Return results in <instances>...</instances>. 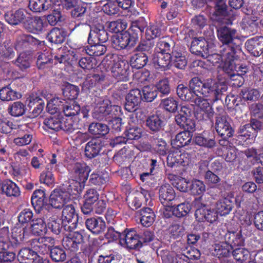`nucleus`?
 <instances>
[{"mask_svg":"<svg viewBox=\"0 0 263 263\" xmlns=\"http://www.w3.org/2000/svg\"><path fill=\"white\" fill-rule=\"evenodd\" d=\"M189 87L194 95L191 101L197 107V112L200 114L199 118H211L213 116V110L207 99L209 98L214 101L218 99V96L226 91L228 88L224 79L217 78L215 79H209L203 83L198 78H193L189 83Z\"/></svg>","mask_w":263,"mask_h":263,"instance_id":"obj_1","label":"nucleus"},{"mask_svg":"<svg viewBox=\"0 0 263 263\" xmlns=\"http://www.w3.org/2000/svg\"><path fill=\"white\" fill-rule=\"evenodd\" d=\"M213 44L208 50V52L202 54V57L206 58L213 65L222 68L223 71L229 74L232 81H238V83H234V85L241 86L243 82L242 76L247 73L248 68L246 66L239 65L235 62L238 57L237 51L239 48H229L228 51L221 49L220 54H218L213 53L215 50Z\"/></svg>","mask_w":263,"mask_h":263,"instance_id":"obj_2","label":"nucleus"},{"mask_svg":"<svg viewBox=\"0 0 263 263\" xmlns=\"http://www.w3.org/2000/svg\"><path fill=\"white\" fill-rule=\"evenodd\" d=\"M225 242L215 243L213 246L212 254L218 257L229 256L232 250L233 246H241L243 245L244 239L240 231L238 232H228L225 235Z\"/></svg>","mask_w":263,"mask_h":263,"instance_id":"obj_3","label":"nucleus"},{"mask_svg":"<svg viewBox=\"0 0 263 263\" xmlns=\"http://www.w3.org/2000/svg\"><path fill=\"white\" fill-rule=\"evenodd\" d=\"M90 169L84 162H77L72 164L71 174L72 179L69 187L74 194H80L85 186Z\"/></svg>","mask_w":263,"mask_h":263,"instance_id":"obj_4","label":"nucleus"},{"mask_svg":"<svg viewBox=\"0 0 263 263\" xmlns=\"http://www.w3.org/2000/svg\"><path fill=\"white\" fill-rule=\"evenodd\" d=\"M95 108L94 116L102 119L118 117L121 114V107L118 105H111L110 101L106 98H99Z\"/></svg>","mask_w":263,"mask_h":263,"instance_id":"obj_5","label":"nucleus"},{"mask_svg":"<svg viewBox=\"0 0 263 263\" xmlns=\"http://www.w3.org/2000/svg\"><path fill=\"white\" fill-rule=\"evenodd\" d=\"M108 68H109L113 76L119 81H126L129 76V65L124 61L119 60L117 55H111L107 57L103 63L107 62Z\"/></svg>","mask_w":263,"mask_h":263,"instance_id":"obj_6","label":"nucleus"},{"mask_svg":"<svg viewBox=\"0 0 263 263\" xmlns=\"http://www.w3.org/2000/svg\"><path fill=\"white\" fill-rule=\"evenodd\" d=\"M217 36L220 41L223 44L221 47V49L228 51L229 48L234 47L235 49L238 47L239 50L237 51V53L240 52V47L236 45L235 41L237 39L235 30L227 27L220 28L217 30Z\"/></svg>","mask_w":263,"mask_h":263,"instance_id":"obj_7","label":"nucleus"},{"mask_svg":"<svg viewBox=\"0 0 263 263\" xmlns=\"http://www.w3.org/2000/svg\"><path fill=\"white\" fill-rule=\"evenodd\" d=\"M67 190V191H66L65 188L63 187L62 188L55 189L52 192L50 197V202L52 206L54 208H60L64 206L69 201L71 196L79 195L73 194L70 187L68 186Z\"/></svg>","mask_w":263,"mask_h":263,"instance_id":"obj_8","label":"nucleus"},{"mask_svg":"<svg viewBox=\"0 0 263 263\" xmlns=\"http://www.w3.org/2000/svg\"><path fill=\"white\" fill-rule=\"evenodd\" d=\"M115 237H120V244L129 249H135L140 247L142 245L139 236L134 229H127L120 234L117 233Z\"/></svg>","mask_w":263,"mask_h":263,"instance_id":"obj_9","label":"nucleus"},{"mask_svg":"<svg viewBox=\"0 0 263 263\" xmlns=\"http://www.w3.org/2000/svg\"><path fill=\"white\" fill-rule=\"evenodd\" d=\"M137 36H132L127 31L114 35L111 38V46L117 50L133 46L136 42Z\"/></svg>","mask_w":263,"mask_h":263,"instance_id":"obj_10","label":"nucleus"},{"mask_svg":"<svg viewBox=\"0 0 263 263\" xmlns=\"http://www.w3.org/2000/svg\"><path fill=\"white\" fill-rule=\"evenodd\" d=\"M191 115V109L185 105H182L175 116V121L180 126L187 130H194L195 125L190 118Z\"/></svg>","mask_w":263,"mask_h":263,"instance_id":"obj_11","label":"nucleus"},{"mask_svg":"<svg viewBox=\"0 0 263 263\" xmlns=\"http://www.w3.org/2000/svg\"><path fill=\"white\" fill-rule=\"evenodd\" d=\"M8 233V228H4L0 232V260L3 261H11L15 258L14 253L7 251L10 247L9 243L7 242Z\"/></svg>","mask_w":263,"mask_h":263,"instance_id":"obj_12","label":"nucleus"},{"mask_svg":"<svg viewBox=\"0 0 263 263\" xmlns=\"http://www.w3.org/2000/svg\"><path fill=\"white\" fill-rule=\"evenodd\" d=\"M200 256V251L195 248H190L183 253L176 255L175 259L172 257L165 258L162 257L163 261L168 263H189L190 259H197Z\"/></svg>","mask_w":263,"mask_h":263,"instance_id":"obj_13","label":"nucleus"},{"mask_svg":"<svg viewBox=\"0 0 263 263\" xmlns=\"http://www.w3.org/2000/svg\"><path fill=\"white\" fill-rule=\"evenodd\" d=\"M218 214L217 211L211 210L209 206L205 204H201L196 210L195 216L198 221H206L210 223H213L217 221Z\"/></svg>","mask_w":263,"mask_h":263,"instance_id":"obj_14","label":"nucleus"},{"mask_svg":"<svg viewBox=\"0 0 263 263\" xmlns=\"http://www.w3.org/2000/svg\"><path fill=\"white\" fill-rule=\"evenodd\" d=\"M78 215L72 204L64 205L61 217L63 225L69 224V228L74 229L78 222Z\"/></svg>","mask_w":263,"mask_h":263,"instance_id":"obj_15","label":"nucleus"},{"mask_svg":"<svg viewBox=\"0 0 263 263\" xmlns=\"http://www.w3.org/2000/svg\"><path fill=\"white\" fill-rule=\"evenodd\" d=\"M141 91L138 89L131 90L126 97L125 109L129 112L137 110L142 100Z\"/></svg>","mask_w":263,"mask_h":263,"instance_id":"obj_16","label":"nucleus"},{"mask_svg":"<svg viewBox=\"0 0 263 263\" xmlns=\"http://www.w3.org/2000/svg\"><path fill=\"white\" fill-rule=\"evenodd\" d=\"M54 240L51 237H42L32 240V246L34 250L41 254H47L50 248L53 246Z\"/></svg>","mask_w":263,"mask_h":263,"instance_id":"obj_17","label":"nucleus"},{"mask_svg":"<svg viewBox=\"0 0 263 263\" xmlns=\"http://www.w3.org/2000/svg\"><path fill=\"white\" fill-rule=\"evenodd\" d=\"M189 161L190 158L187 154L181 153L178 151L170 153L167 157V165L171 167L180 165L185 166L189 164Z\"/></svg>","mask_w":263,"mask_h":263,"instance_id":"obj_18","label":"nucleus"},{"mask_svg":"<svg viewBox=\"0 0 263 263\" xmlns=\"http://www.w3.org/2000/svg\"><path fill=\"white\" fill-rule=\"evenodd\" d=\"M13 143L17 146H22L30 143L32 140V135L27 130V126L23 125L20 126L16 130Z\"/></svg>","mask_w":263,"mask_h":263,"instance_id":"obj_19","label":"nucleus"},{"mask_svg":"<svg viewBox=\"0 0 263 263\" xmlns=\"http://www.w3.org/2000/svg\"><path fill=\"white\" fill-rule=\"evenodd\" d=\"M29 14L23 9L18 10L14 13L7 12L5 15V20L9 24L17 25L20 23H23L25 27L29 21Z\"/></svg>","mask_w":263,"mask_h":263,"instance_id":"obj_20","label":"nucleus"},{"mask_svg":"<svg viewBox=\"0 0 263 263\" xmlns=\"http://www.w3.org/2000/svg\"><path fill=\"white\" fill-rule=\"evenodd\" d=\"M217 133L223 138H228L233 135V130L226 116L217 117L216 122Z\"/></svg>","mask_w":263,"mask_h":263,"instance_id":"obj_21","label":"nucleus"},{"mask_svg":"<svg viewBox=\"0 0 263 263\" xmlns=\"http://www.w3.org/2000/svg\"><path fill=\"white\" fill-rule=\"evenodd\" d=\"M0 192L9 197H17L21 191L17 185L10 180H6L0 183Z\"/></svg>","mask_w":263,"mask_h":263,"instance_id":"obj_22","label":"nucleus"},{"mask_svg":"<svg viewBox=\"0 0 263 263\" xmlns=\"http://www.w3.org/2000/svg\"><path fill=\"white\" fill-rule=\"evenodd\" d=\"M245 46L251 54L255 57L259 56L263 52V36H256L248 40Z\"/></svg>","mask_w":263,"mask_h":263,"instance_id":"obj_23","label":"nucleus"},{"mask_svg":"<svg viewBox=\"0 0 263 263\" xmlns=\"http://www.w3.org/2000/svg\"><path fill=\"white\" fill-rule=\"evenodd\" d=\"M213 44L208 43L203 37H195L192 41L191 51L193 53L202 57V54L208 52V50Z\"/></svg>","mask_w":263,"mask_h":263,"instance_id":"obj_24","label":"nucleus"},{"mask_svg":"<svg viewBox=\"0 0 263 263\" xmlns=\"http://www.w3.org/2000/svg\"><path fill=\"white\" fill-rule=\"evenodd\" d=\"M85 224L87 228L95 234L102 233L106 229L105 223L100 217L88 218L86 220Z\"/></svg>","mask_w":263,"mask_h":263,"instance_id":"obj_25","label":"nucleus"},{"mask_svg":"<svg viewBox=\"0 0 263 263\" xmlns=\"http://www.w3.org/2000/svg\"><path fill=\"white\" fill-rule=\"evenodd\" d=\"M156 69L165 70L171 62V56L168 53H155L152 59Z\"/></svg>","mask_w":263,"mask_h":263,"instance_id":"obj_26","label":"nucleus"},{"mask_svg":"<svg viewBox=\"0 0 263 263\" xmlns=\"http://www.w3.org/2000/svg\"><path fill=\"white\" fill-rule=\"evenodd\" d=\"M46 26L47 23L45 18L36 17L32 19L30 16L25 28L30 32L38 33L43 31Z\"/></svg>","mask_w":263,"mask_h":263,"instance_id":"obj_27","label":"nucleus"},{"mask_svg":"<svg viewBox=\"0 0 263 263\" xmlns=\"http://www.w3.org/2000/svg\"><path fill=\"white\" fill-rule=\"evenodd\" d=\"M101 148V140L98 138L93 139L86 144L85 155L88 158H94L99 154Z\"/></svg>","mask_w":263,"mask_h":263,"instance_id":"obj_28","label":"nucleus"},{"mask_svg":"<svg viewBox=\"0 0 263 263\" xmlns=\"http://www.w3.org/2000/svg\"><path fill=\"white\" fill-rule=\"evenodd\" d=\"M141 197L145 199V202L147 203L149 202V204L152 198V194L147 190L141 187L139 191H137L136 196L130 202L131 208L133 209H137L140 207L142 204L141 200Z\"/></svg>","mask_w":263,"mask_h":263,"instance_id":"obj_29","label":"nucleus"},{"mask_svg":"<svg viewBox=\"0 0 263 263\" xmlns=\"http://www.w3.org/2000/svg\"><path fill=\"white\" fill-rule=\"evenodd\" d=\"M90 39L95 40V42L98 41L100 43H104L108 39L107 33L103 26H94L90 28L88 40Z\"/></svg>","mask_w":263,"mask_h":263,"instance_id":"obj_30","label":"nucleus"},{"mask_svg":"<svg viewBox=\"0 0 263 263\" xmlns=\"http://www.w3.org/2000/svg\"><path fill=\"white\" fill-rule=\"evenodd\" d=\"M175 197V191L170 185L165 184L161 186L159 190V199L163 204L172 201Z\"/></svg>","mask_w":263,"mask_h":263,"instance_id":"obj_31","label":"nucleus"},{"mask_svg":"<svg viewBox=\"0 0 263 263\" xmlns=\"http://www.w3.org/2000/svg\"><path fill=\"white\" fill-rule=\"evenodd\" d=\"M27 101L28 103V106L30 107H31L35 104H37L36 106L32 112V117H37L44 108V102L36 93H31L27 98Z\"/></svg>","mask_w":263,"mask_h":263,"instance_id":"obj_32","label":"nucleus"},{"mask_svg":"<svg viewBox=\"0 0 263 263\" xmlns=\"http://www.w3.org/2000/svg\"><path fill=\"white\" fill-rule=\"evenodd\" d=\"M232 207V201L228 198H224L217 201L216 210L220 216H225L230 213Z\"/></svg>","mask_w":263,"mask_h":263,"instance_id":"obj_33","label":"nucleus"},{"mask_svg":"<svg viewBox=\"0 0 263 263\" xmlns=\"http://www.w3.org/2000/svg\"><path fill=\"white\" fill-rule=\"evenodd\" d=\"M147 126L152 131H159L164 125L163 118L158 115H153L146 120Z\"/></svg>","mask_w":263,"mask_h":263,"instance_id":"obj_34","label":"nucleus"},{"mask_svg":"<svg viewBox=\"0 0 263 263\" xmlns=\"http://www.w3.org/2000/svg\"><path fill=\"white\" fill-rule=\"evenodd\" d=\"M140 222L142 226L148 227L154 222L155 215L153 211L149 208H143L140 211Z\"/></svg>","mask_w":263,"mask_h":263,"instance_id":"obj_35","label":"nucleus"},{"mask_svg":"<svg viewBox=\"0 0 263 263\" xmlns=\"http://www.w3.org/2000/svg\"><path fill=\"white\" fill-rule=\"evenodd\" d=\"M191 130H185L178 134L174 141V144L179 147L187 145L192 140V133Z\"/></svg>","mask_w":263,"mask_h":263,"instance_id":"obj_36","label":"nucleus"},{"mask_svg":"<svg viewBox=\"0 0 263 263\" xmlns=\"http://www.w3.org/2000/svg\"><path fill=\"white\" fill-rule=\"evenodd\" d=\"M61 117V114H53L52 117L46 119L44 121L46 128L55 131L61 129L62 123Z\"/></svg>","mask_w":263,"mask_h":263,"instance_id":"obj_37","label":"nucleus"},{"mask_svg":"<svg viewBox=\"0 0 263 263\" xmlns=\"http://www.w3.org/2000/svg\"><path fill=\"white\" fill-rule=\"evenodd\" d=\"M52 2L50 0H30L29 7L34 12H41L51 7Z\"/></svg>","mask_w":263,"mask_h":263,"instance_id":"obj_38","label":"nucleus"},{"mask_svg":"<svg viewBox=\"0 0 263 263\" xmlns=\"http://www.w3.org/2000/svg\"><path fill=\"white\" fill-rule=\"evenodd\" d=\"M21 95L17 91L7 86L0 90V99L3 101H10L18 99Z\"/></svg>","mask_w":263,"mask_h":263,"instance_id":"obj_39","label":"nucleus"},{"mask_svg":"<svg viewBox=\"0 0 263 263\" xmlns=\"http://www.w3.org/2000/svg\"><path fill=\"white\" fill-rule=\"evenodd\" d=\"M29 229L31 233L34 235H42L45 234L47 231L45 223L41 218L33 221V223Z\"/></svg>","mask_w":263,"mask_h":263,"instance_id":"obj_40","label":"nucleus"},{"mask_svg":"<svg viewBox=\"0 0 263 263\" xmlns=\"http://www.w3.org/2000/svg\"><path fill=\"white\" fill-rule=\"evenodd\" d=\"M106 27L110 32L118 33L126 29L127 23L124 20L118 19L116 21L107 22Z\"/></svg>","mask_w":263,"mask_h":263,"instance_id":"obj_41","label":"nucleus"},{"mask_svg":"<svg viewBox=\"0 0 263 263\" xmlns=\"http://www.w3.org/2000/svg\"><path fill=\"white\" fill-rule=\"evenodd\" d=\"M26 107L25 104L20 101L13 103L8 108L9 113L13 117H18L23 116L26 112Z\"/></svg>","mask_w":263,"mask_h":263,"instance_id":"obj_42","label":"nucleus"},{"mask_svg":"<svg viewBox=\"0 0 263 263\" xmlns=\"http://www.w3.org/2000/svg\"><path fill=\"white\" fill-rule=\"evenodd\" d=\"M147 60L146 54L144 52H140L131 58L130 63L132 67L140 69L146 65Z\"/></svg>","mask_w":263,"mask_h":263,"instance_id":"obj_43","label":"nucleus"},{"mask_svg":"<svg viewBox=\"0 0 263 263\" xmlns=\"http://www.w3.org/2000/svg\"><path fill=\"white\" fill-rule=\"evenodd\" d=\"M29 235V233L27 231L26 228L20 229H15L12 233L11 238L10 242L12 246H16L20 243L25 238V236Z\"/></svg>","mask_w":263,"mask_h":263,"instance_id":"obj_44","label":"nucleus"},{"mask_svg":"<svg viewBox=\"0 0 263 263\" xmlns=\"http://www.w3.org/2000/svg\"><path fill=\"white\" fill-rule=\"evenodd\" d=\"M258 22L255 17H247L242 22V27L247 32L254 34L257 30Z\"/></svg>","mask_w":263,"mask_h":263,"instance_id":"obj_45","label":"nucleus"},{"mask_svg":"<svg viewBox=\"0 0 263 263\" xmlns=\"http://www.w3.org/2000/svg\"><path fill=\"white\" fill-rule=\"evenodd\" d=\"M63 102L59 98H52L47 104L48 111L51 115L61 114L59 110L63 108Z\"/></svg>","mask_w":263,"mask_h":263,"instance_id":"obj_46","label":"nucleus"},{"mask_svg":"<svg viewBox=\"0 0 263 263\" xmlns=\"http://www.w3.org/2000/svg\"><path fill=\"white\" fill-rule=\"evenodd\" d=\"M64 31L59 28H53L47 35L48 40L53 43L60 44L64 40Z\"/></svg>","mask_w":263,"mask_h":263,"instance_id":"obj_47","label":"nucleus"},{"mask_svg":"<svg viewBox=\"0 0 263 263\" xmlns=\"http://www.w3.org/2000/svg\"><path fill=\"white\" fill-rule=\"evenodd\" d=\"M79 93V88L72 84L68 83L63 89V94L64 97L68 100L76 99Z\"/></svg>","mask_w":263,"mask_h":263,"instance_id":"obj_48","label":"nucleus"},{"mask_svg":"<svg viewBox=\"0 0 263 263\" xmlns=\"http://www.w3.org/2000/svg\"><path fill=\"white\" fill-rule=\"evenodd\" d=\"M83 240L82 234L78 232H74L70 234V236L66 238L67 247L72 249H76L78 244H80Z\"/></svg>","mask_w":263,"mask_h":263,"instance_id":"obj_49","label":"nucleus"},{"mask_svg":"<svg viewBox=\"0 0 263 263\" xmlns=\"http://www.w3.org/2000/svg\"><path fill=\"white\" fill-rule=\"evenodd\" d=\"M52 55L50 52L44 51L40 54L37 59L36 64L39 69L48 67L50 64Z\"/></svg>","mask_w":263,"mask_h":263,"instance_id":"obj_50","label":"nucleus"},{"mask_svg":"<svg viewBox=\"0 0 263 263\" xmlns=\"http://www.w3.org/2000/svg\"><path fill=\"white\" fill-rule=\"evenodd\" d=\"M103 80V77L98 75L94 74L92 76L87 77L84 82L82 89L85 91H88L96 86L97 83Z\"/></svg>","mask_w":263,"mask_h":263,"instance_id":"obj_51","label":"nucleus"},{"mask_svg":"<svg viewBox=\"0 0 263 263\" xmlns=\"http://www.w3.org/2000/svg\"><path fill=\"white\" fill-rule=\"evenodd\" d=\"M256 135L254 133L251 124H247L240 127L239 130V137L242 140L246 141L248 139H252Z\"/></svg>","mask_w":263,"mask_h":263,"instance_id":"obj_52","label":"nucleus"},{"mask_svg":"<svg viewBox=\"0 0 263 263\" xmlns=\"http://www.w3.org/2000/svg\"><path fill=\"white\" fill-rule=\"evenodd\" d=\"M161 33V30L157 24H150L146 30L145 37L148 41H151L159 37Z\"/></svg>","mask_w":263,"mask_h":263,"instance_id":"obj_53","label":"nucleus"},{"mask_svg":"<svg viewBox=\"0 0 263 263\" xmlns=\"http://www.w3.org/2000/svg\"><path fill=\"white\" fill-rule=\"evenodd\" d=\"M143 99L147 102H152L157 96V91L156 86L148 85L144 86L142 89Z\"/></svg>","mask_w":263,"mask_h":263,"instance_id":"obj_54","label":"nucleus"},{"mask_svg":"<svg viewBox=\"0 0 263 263\" xmlns=\"http://www.w3.org/2000/svg\"><path fill=\"white\" fill-rule=\"evenodd\" d=\"M89 131L93 135H105L108 132V128L101 123H92L89 126Z\"/></svg>","mask_w":263,"mask_h":263,"instance_id":"obj_55","label":"nucleus"},{"mask_svg":"<svg viewBox=\"0 0 263 263\" xmlns=\"http://www.w3.org/2000/svg\"><path fill=\"white\" fill-rule=\"evenodd\" d=\"M119 7L117 1L107 0L103 6V10L108 15H114L119 12Z\"/></svg>","mask_w":263,"mask_h":263,"instance_id":"obj_56","label":"nucleus"},{"mask_svg":"<svg viewBox=\"0 0 263 263\" xmlns=\"http://www.w3.org/2000/svg\"><path fill=\"white\" fill-rule=\"evenodd\" d=\"M177 93L181 100L184 101H191L193 98V96H194V95L191 91V89L190 88L189 90L183 84H180L178 86L177 88Z\"/></svg>","mask_w":263,"mask_h":263,"instance_id":"obj_57","label":"nucleus"},{"mask_svg":"<svg viewBox=\"0 0 263 263\" xmlns=\"http://www.w3.org/2000/svg\"><path fill=\"white\" fill-rule=\"evenodd\" d=\"M100 42L90 46L86 50V52L90 56H100L103 54L106 50V48Z\"/></svg>","mask_w":263,"mask_h":263,"instance_id":"obj_58","label":"nucleus"},{"mask_svg":"<svg viewBox=\"0 0 263 263\" xmlns=\"http://www.w3.org/2000/svg\"><path fill=\"white\" fill-rule=\"evenodd\" d=\"M191 205L189 203H182L175 206L174 216L177 217L185 216L191 211Z\"/></svg>","mask_w":263,"mask_h":263,"instance_id":"obj_59","label":"nucleus"},{"mask_svg":"<svg viewBox=\"0 0 263 263\" xmlns=\"http://www.w3.org/2000/svg\"><path fill=\"white\" fill-rule=\"evenodd\" d=\"M39 41L29 34H23L21 37V39L17 41L16 45H15V49L17 50H20L23 47L26 46L27 43L37 44Z\"/></svg>","mask_w":263,"mask_h":263,"instance_id":"obj_60","label":"nucleus"},{"mask_svg":"<svg viewBox=\"0 0 263 263\" xmlns=\"http://www.w3.org/2000/svg\"><path fill=\"white\" fill-rule=\"evenodd\" d=\"M178 102L173 98L169 97L162 100L161 105L166 110L174 112L178 107Z\"/></svg>","mask_w":263,"mask_h":263,"instance_id":"obj_61","label":"nucleus"},{"mask_svg":"<svg viewBox=\"0 0 263 263\" xmlns=\"http://www.w3.org/2000/svg\"><path fill=\"white\" fill-rule=\"evenodd\" d=\"M52 170L43 171L40 176L41 183L46 184L48 186L52 185L55 182V178L52 172Z\"/></svg>","mask_w":263,"mask_h":263,"instance_id":"obj_62","label":"nucleus"},{"mask_svg":"<svg viewBox=\"0 0 263 263\" xmlns=\"http://www.w3.org/2000/svg\"><path fill=\"white\" fill-rule=\"evenodd\" d=\"M50 8L52 9V13L47 16V20L51 25H55L61 17L60 9L52 4Z\"/></svg>","mask_w":263,"mask_h":263,"instance_id":"obj_63","label":"nucleus"},{"mask_svg":"<svg viewBox=\"0 0 263 263\" xmlns=\"http://www.w3.org/2000/svg\"><path fill=\"white\" fill-rule=\"evenodd\" d=\"M191 186V187L189 190L191 193L194 195H201L205 191V186L203 182L198 180L193 181Z\"/></svg>","mask_w":263,"mask_h":263,"instance_id":"obj_64","label":"nucleus"}]
</instances>
